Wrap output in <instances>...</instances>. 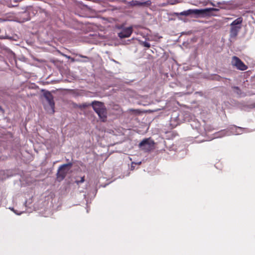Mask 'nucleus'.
<instances>
[{"instance_id": "nucleus-1", "label": "nucleus", "mask_w": 255, "mask_h": 255, "mask_svg": "<svg viewBox=\"0 0 255 255\" xmlns=\"http://www.w3.org/2000/svg\"><path fill=\"white\" fill-rule=\"evenodd\" d=\"M218 9L214 8H207L205 9H188L187 10H185L180 13L176 12L174 13V15L178 16L179 15L182 16H189L190 15H195L196 18L199 17H204L208 16H210L211 14L210 12L211 11H218Z\"/></svg>"}, {"instance_id": "nucleus-2", "label": "nucleus", "mask_w": 255, "mask_h": 255, "mask_svg": "<svg viewBox=\"0 0 255 255\" xmlns=\"http://www.w3.org/2000/svg\"><path fill=\"white\" fill-rule=\"evenodd\" d=\"M91 105L101 120L103 122H105L107 119V110L104 103L95 101L91 104Z\"/></svg>"}, {"instance_id": "nucleus-3", "label": "nucleus", "mask_w": 255, "mask_h": 255, "mask_svg": "<svg viewBox=\"0 0 255 255\" xmlns=\"http://www.w3.org/2000/svg\"><path fill=\"white\" fill-rule=\"evenodd\" d=\"M72 165V163L70 162L63 164L59 167L56 174L57 178L58 181H61L65 178L67 174L69 173Z\"/></svg>"}, {"instance_id": "nucleus-4", "label": "nucleus", "mask_w": 255, "mask_h": 255, "mask_svg": "<svg viewBox=\"0 0 255 255\" xmlns=\"http://www.w3.org/2000/svg\"><path fill=\"white\" fill-rule=\"evenodd\" d=\"M44 97L47 101L48 104L45 105V109L47 112L50 114H53L54 113V102L53 97L51 94L49 92L44 93Z\"/></svg>"}, {"instance_id": "nucleus-5", "label": "nucleus", "mask_w": 255, "mask_h": 255, "mask_svg": "<svg viewBox=\"0 0 255 255\" xmlns=\"http://www.w3.org/2000/svg\"><path fill=\"white\" fill-rule=\"evenodd\" d=\"M154 144L150 138H145L139 144V146L144 151H149L154 148Z\"/></svg>"}, {"instance_id": "nucleus-6", "label": "nucleus", "mask_w": 255, "mask_h": 255, "mask_svg": "<svg viewBox=\"0 0 255 255\" xmlns=\"http://www.w3.org/2000/svg\"><path fill=\"white\" fill-rule=\"evenodd\" d=\"M232 65L236 67L238 69L242 71L247 69L248 67L246 66L238 57L233 56L231 61Z\"/></svg>"}, {"instance_id": "nucleus-7", "label": "nucleus", "mask_w": 255, "mask_h": 255, "mask_svg": "<svg viewBox=\"0 0 255 255\" xmlns=\"http://www.w3.org/2000/svg\"><path fill=\"white\" fill-rule=\"evenodd\" d=\"M132 32V27L131 26L122 28L118 33V36L120 38L128 37Z\"/></svg>"}, {"instance_id": "nucleus-8", "label": "nucleus", "mask_w": 255, "mask_h": 255, "mask_svg": "<svg viewBox=\"0 0 255 255\" xmlns=\"http://www.w3.org/2000/svg\"><path fill=\"white\" fill-rule=\"evenodd\" d=\"M241 28V26H231L230 29V37L232 38H235Z\"/></svg>"}, {"instance_id": "nucleus-9", "label": "nucleus", "mask_w": 255, "mask_h": 255, "mask_svg": "<svg viewBox=\"0 0 255 255\" xmlns=\"http://www.w3.org/2000/svg\"><path fill=\"white\" fill-rule=\"evenodd\" d=\"M243 21V19L241 17L235 19L232 23L231 24V26H241L240 25Z\"/></svg>"}, {"instance_id": "nucleus-10", "label": "nucleus", "mask_w": 255, "mask_h": 255, "mask_svg": "<svg viewBox=\"0 0 255 255\" xmlns=\"http://www.w3.org/2000/svg\"><path fill=\"white\" fill-rule=\"evenodd\" d=\"M128 112L135 115H140L142 113L147 112V111H141L138 109H130L128 110Z\"/></svg>"}, {"instance_id": "nucleus-11", "label": "nucleus", "mask_w": 255, "mask_h": 255, "mask_svg": "<svg viewBox=\"0 0 255 255\" xmlns=\"http://www.w3.org/2000/svg\"><path fill=\"white\" fill-rule=\"evenodd\" d=\"M133 4L134 5H142L145 4V2H140L137 0L133 1Z\"/></svg>"}, {"instance_id": "nucleus-12", "label": "nucleus", "mask_w": 255, "mask_h": 255, "mask_svg": "<svg viewBox=\"0 0 255 255\" xmlns=\"http://www.w3.org/2000/svg\"><path fill=\"white\" fill-rule=\"evenodd\" d=\"M142 45L144 46V47H146L147 48H149L150 46V45L149 43H147L146 42H142Z\"/></svg>"}, {"instance_id": "nucleus-13", "label": "nucleus", "mask_w": 255, "mask_h": 255, "mask_svg": "<svg viewBox=\"0 0 255 255\" xmlns=\"http://www.w3.org/2000/svg\"><path fill=\"white\" fill-rule=\"evenodd\" d=\"M62 55L63 56H64V57H66V58H68V59H70V58H71V57H70V56H68V55H65V54H62Z\"/></svg>"}, {"instance_id": "nucleus-14", "label": "nucleus", "mask_w": 255, "mask_h": 255, "mask_svg": "<svg viewBox=\"0 0 255 255\" xmlns=\"http://www.w3.org/2000/svg\"><path fill=\"white\" fill-rule=\"evenodd\" d=\"M84 181V177H83L81 178L80 182H83Z\"/></svg>"}, {"instance_id": "nucleus-15", "label": "nucleus", "mask_w": 255, "mask_h": 255, "mask_svg": "<svg viewBox=\"0 0 255 255\" xmlns=\"http://www.w3.org/2000/svg\"><path fill=\"white\" fill-rule=\"evenodd\" d=\"M0 111H1L2 112H3V110L2 108H1V107L0 106Z\"/></svg>"}, {"instance_id": "nucleus-16", "label": "nucleus", "mask_w": 255, "mask_h": 255, "mask_svg": "<svg viewBox=\"0 0 255 255\" xmlns=\"http://www.w3.org/2000/svg\"><path fill=\"white\" fill-rule=\"evenodd\" d=\"M70 59H71L72 61H73V62L74 61V58L71 57Z\"/></svg>"}, {"instance_id": "nucleus-17", "label": "nucleus", "mask_w": 255, "mask_h": 255, "mask_svg": "<svg viewBox=\"0 0 255 255\" xmlns=\"http://www.w3.org/2000/svg\"><path fill=\"white\" fill-rule=\"evenodd\" d=\"M80 56L81 57L87 58L86 56H82V55H80Z\"/></svg>"}, {"instance_id": "nucleus-18", "label": "nucleus", "mask_w": 255, "mask_h": 255, "mask_svg": "<svg viewBox=\"0 0 255 255\" xmlns=\"http://www.w3.org/2000/svg\"><path fill=\"white\" fill-rule=\"evenodd\" d=\"M87 105H83V107H87Z\"/></svg>"}]
</instances>
